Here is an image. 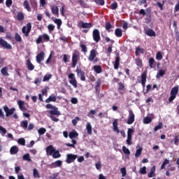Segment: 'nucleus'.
I'll return each instance as SVG.
<instances>
[{
	"label": "nucleus",
	"mask_w": 179,
	"mask_h": 179,
	"mask_svg": "<svg viewBox=\"0 0 179 179\" xmlns=\"http://www.w3.org/2000/svg\"><path fill=\"white\" fill-rule=\"evenodd\" d=\"M54 23L57 24V29L59 30V29H61V26H62V20L61 19L56 18L54 20Z\"/></svg>",
	"instance_id": "nucleus-35"
},
{
	"label": "nucleus",
	"mask_w": 179,
	"mask_h": 179,
	"mask_svg": "<svg viewBox=\"0 0 179 179\" xmlns=\"http://www.w3.org/2000/svg\"><path fill=\"white\" fill-rule=\"evenodd\" d=\"M80 47L81 48L82 52H87V47H86L85 45L80 44Z\"/></svg>",
	"instance_id": "nucleus-60"
},
{
	"label": "nucleus",
	"mask_w": 179,
	"mask_h": 179,
	"mask_svg": "<svg viewBox=\"0 0 179 179\" xmlns=\"http://www.w3.org/2000/svg\"><path fill=\"white\" fill-rule=\"evenodd\" d=\"M17 20L20 22H22V20H24V14L22 12H19L17 13Z\"/></svg>",
	"instance_id": "nucleus-39"
},
{
	"label": "nucleus",
	"mask_w": 179,
	"mask_h": 179,
	"mask_svg": "<svg viewBox=\"0 0 179 179\" xmlns=\"http://www.w3.org/2000/svg\"><path fill=\"white\" fill-rule=\"evenodd\" d=\"M115 35L116 36V37H122V29H120V28H117L115 30Z\"/></svg>",
	"instance_id": "nucleus-34"
},
{
	"label": "nucleus",
	"mask_w": 179,
	"mask_h": 179,
	"mask_svg": "<svg viewBox=\"0 0 179 179\" xmlns=\"http://www.w3.org/2000/svg\"><path fill=\"white\" fill-rule=\"evenodd\" d=\"M155 64H156V61L155 60V58L151 57L149 59V66L151 69L155 68Z\"/></svg>",
	"instance_id": "nucleus-42"
},
{
	"label": "nucleus",
	"mask_w": 179,
	"mask_h": 179,
	"mask_svg": "<svg viewBox=\"0 0 179 179\" xmlns=\"http://www.w3.org/2000/svg\"><path fill=\"white\" fill-rule=\"evenodd\" d=\"M120 56L119 55L116 56L115 61L113 63L114 69H118V68H120Z\"/></svg>",
	"instance_id": "nucleus-28"
},
{
	"label": "nucleus",
	"mask_w": 179,
	"mask_h": 179,
	"mask_svg": "<svg viewBox=\"0 0 179 179\" xmlns=\"http://www.w3.org/2000/svg\"><path fill=\"white\" fill-rule=\"evenodd\" d=\"M23 160H26L27 162H31V159H30V154L27 153L23 155Z\"/></svg>",
	"instance_id": "nucleus-54"
},
{
	"label": "nucleus",
	"mask_w": 179,
	"mask_h": 179,
	"mask_svg": "<svg viewBox=\"0 0 179 179\" xmlns=\"http://www.w3.org/2000/svg\"><path fill=\"white\" fill-rule=\"evenodd\" d=\"M93 69L96 73H101V72H103V69L101 68V66H100V65L94 66Z\"/></svg>",
	"instance_id": "nucleus-30"
},
{
	"label": "nucleus",
	"mask_w": 179,
	"mask_h": 179,
	"mask_svg": "<svg viewBox=\"0 0 179 179\" xmlns=\"http://www.w3.org/2000/svg\"><path fill=\"white\" fill-rule=\"evenodd\" d=\"M17 143H19V145H21L22 146H24L26 145V140L23 138H20L18 139Z\"/></svg>",
	"instance_id": "nucleus-49"
},
{
	"label": "nucleus",
	"mask_w": 179,
	"mask_h": 179,
	"mask_svg": "<svg viewBox=\"0 0 179 179\" xmlns=\"http://www.w3.org/2000/svg\"><path fill=\"white\" fill-rule=\"evenodd\" d=\"M156 171V166H154L151 168L150 173L148 174V177L149 178H152L153 177V174H155V172Z\"/></svg>",
	"instance_id": "nucleus-41"
},
{
	"label": "nucleus",
	"mask_w": 179,
	"mask_h": 179,
	"mask_svg": "<svg viewBox=\"0 0 179 179\" xmlns=\"http://www.w3.org/2000/svg\"><path fill=\"white\" fill-rule=\"evenodd\" d=\"M17 104L20 110H21L22 112L27 111V108H26V106H24V101H22V100L17 101Z\"/></svg>",
	"instance_id": "nucleus-20"
},
{
	"label": "nucleus",
	"mask_w": 179,
	"mask_h": 179,
	"mask_svg": "<svg viewBox=\"0 0 179 179\" xmlns=\"http://www.w3.org/2000/svg\"><path fill=\"white\" fill-rule=\"evenodd\" d=\"M3 110L6 113V117H9L10 115H12L13 114V113H15V108H12L10 109H9V108L6 106L3 107Z\"/></svg>",
	"instance_id": "nucleus-16"
},
{
	"label": "nucleus",
	"mask_w": 179,
	"mask_h": 179,
	"mask_svg": "<svg viewBox=\"0 0 179 179\" xmlns=\"http://www.w3.org/2000/svg\"><path fill=\"white\" fill-rule=\"evenodd\" d=\"M96 50L92 49L90 50V55L88 57V61H90L91 62L92 61H94V59L96 58Z\"/></svg>",
	"instance_id": "nucleus-18"
},
{
	"label": "nucleus",
	"mask_w": 179,
	"mask_h": 179,
	"mask_svg": "<svg viewBox=\"0 0 179 179\" xmlns=\"http://www.w3.org/2000/svg\"><path fill=\"white\" fill-rule=\"evenodd\" d=\"M105 29L107 30V31H110V29H113V25L111 24V22H106L105 24Z\"/></svg>",
	"instance_id": "nucleus-45"
},
{
	"label": "nucleus",
	"mask_w": 179,
	"mask_h": 179,
	"mask_svg": "<svg viewBox=\"0 0 179 179\" xmlns=\"http://www.w3.org/2000/svg\"><path fill=\"white\" fill-rule=\"evenodd\" d=\"M142 150H143L142 148L137 149L135 153V157H139V156L142 155Z\"/></svg>",
	"instance_id": "nucleus-53"
},
{
	"label": "nucleus",
	"mask_w": 179,
	"mask_h": 179,
	"mask_svg": "<svg viewBox=\"0 0 179 179\" xmlns=\"http://www.w3.org/2000/svg\"><path fill=\"white\" fill-rule=\"evenodd\" d=\"M22 31L25 37H29V34H30V31H31V23L29 22L26 26H24L22 29Z\"/></svg>",
	"instance_id": "nucleus-5"
},
{
	"label": "nucleus",
	"mask_w": 179,
	"mask_h": 179,
	"mask_svg": "<svg viewBox=\"0 0 179 179\" xmlns=\"http://www.w3.org/2000/svg\"><path fill=\"white\" fill-rule=\"evenodd\" d=\"M71 142H72V144L67 143L65 145L68 148H73V149H75V145H76V143H78V142L76 141V140H72Z\"/></svg>",
	"instance_id": "nucleus-43"
},
{
	"label": "nucleus",
	"mask_w": 179,
	"mask_h": 179,
	"mask_svg": "<svg viewBox=\"0 0 179 179\" xmlns=\"http://www.w3.org/2000/svg\"><path fill=\"white\" fill-rule=\"evenodd\" d=\"M80 61V52L78 50H75L72 53L71 65L72 68H76L78 65V62Z\"/></svg>",
	"instance_id": "nucleus-1"
},
{
	"label": "nucleus",
	"mask_w": 179,
	"mask_h": 179,
	"mask_svg": "<svg viewBox=\"0 0 179 179\" xmlns=\"http://www.w3.org/2000/svg\"><path fill=\"white\" fill-rule=\"evenodd\" d=\"M120 171L122 173V177L127 176V169L125 167L121 168Z\"/></svg>",
	"instance_id": "nucleus-63"
},
{
	"label": "nucleus",
	"mask_w": 179,
	"mask_h": 179,
	"mask_svg": "<svg viewBox=\"0 0 179 179\" xmlns=\"http://www.w3.org/2000/svg\"><path fill=\"white\" fill-rule=\"evenodd\" d=\"M51 78H52V74H46L43 77V82H48V80H50V79H51Z\"/></svg>",
	"instance_id": "nucleus-48"
},
{
	"label": "nucleus",
	"mask_w": 179,
	"mask_h": 179,
	"mask_svg": "<svg viewBox=\"0 0 179 179\" xmlns=\"http://www.w3.org/2000/svg\"><path fill=\"white\" fill-rule=\"evenodd\" d=\"M23 6L28 12H31V8H30V5L29 4V1H27V0H24Z\"/></svg>",
	"instance_id": "nucleus-33"
},
{
	"label": "nucleus",
	"mask_w": 179,
	"mask_h": 179,
	"mask_svg": "<svg viewBox=\"0 0 179 179\" xmlns=\"http://www.w3.org/2000/svg\"><path fill=\"white\" fill-rule=\"evenodd\" d=\"M78 27L80 29H92V27H93V25L90 22L87 23L84 22L83 21H80L78 24Z\"/></svg>",
	"instance_id": "nucleus-11"
},
{
	"label": "nucleus",
	"mask_w": 179,
	"mask_h": 179,
	"mask_svg": "<svg viewBox=\"0 0 179 179\" xmlns=\"http://www.w3.org/2000/svg\"><path fill=\"white\" fill-rule=\"evenodd\" d=\"M122 150H123V153H124V155H131V151H129V149L127 148V147L123 146Z\"/></svg>",
	"instance_id": "nucleus-58"
},
{
	"label": "nucleus",
	"mask_w": 179,
	"mask_h": 179,
	"mask_svg": "<svg viewBox=\"0 0 179 179\" xmlns=\"http://www.w3.org/2000/svg\"><path fill=\"white\" fill-rule=\"evenodd\" d=\"M78 121H80V117H76L75 119L72 120L71 122L73 125V127H76V124H78Z\"/></svg>",
	"instance_id": "nucleus-55"
},
{
	"label": "nucleus",
	"mask_w": 179,
	"mask_h": 179,
	"mask_svg": "<svg viewBox=\"0 0 179 179\" xmlns=\"http://www.w3.org/2000/svg\"><path fill=\"white\" fill-rule=\"evenodd\" d=\"M55 152V148L52 145H50L46 148V153L50 155V156H52V154Z\"/></svg>",
	"instance_id": "nucleus-22"
},
{
	"label": "nucleus",
	"mask_w": 179,
	"mask_h": 179,
	"mask_svg": "<svg viewBox=\"0 0 179 179\" xmlns=\"http://www.w3.org/2000/svg\"><path fill=\"white\" fill-rule=\"evenodd\" d=\"M152 122V117H145L143 119V124H150Z\"/></svg>",
	"instance_id": "nucleus-51"
},
{
	"label": "nucleus",
	"mask_w": 179,
	"mask_h": 179,
	"mask_svg": "<svg viewBox=\"0 0 179 179\" xmlns=\"http://www.w3.org/2000/svg\"><path fill=\"white\" fill-rule=\"evenodd\" d=\"M76 159H78V155L67 154L66 163H67V164H71V163H73Z\"/></svg>",
	"instance_id": "nucleus-7"
},
{
	"label": "nucleus",
	"mask_w": 179,
	"mask_h": 179,
	"mask_svg": "<svg viewBox=\"0 0 179 179\" xmlns=\"http://www.w3.org/2000/svg\"><path fill=\"white\" fill-rule=\"evenodd\" d=\"M33 176L34 178H40V173H38V171L36 169H34L33 170Z\"/></svg>",
	"instance_id": "nucleus-46"
},
{
	"label": "nucleus",
	"mask_w": 179,
	"mask_h": 179,
	"mask_svg": "<svg viewBox=\"0 0 179 179\" xmlns=\"http://www.w3.org/2000/svg\"><path fill=\"white\" fill-rule=\"evenodd\" d=\"M157 61H162L163 59V55H162V52H158L156 55Z\"/></svg>",
	"instance_id": "nucleus-52"
},
{
	"label": "nucleus",
	"mask_w": 179,
	"mask_h": 179,
	"mask_svg": "<svg viewBox=\"0 0 179 179\" xmlns=\"http://www.w3.org/2000/svg\"><path fill=\"white\" fill-rule=\"evenodd\" d=\"M15 40L17 41V43H22V36H20L18 33L15 34Z\"/></svg>",
	"instance_id": "nucleus-47"
},
{
	"label": "nucleus",
	"mask_w": 179,
	"mask_h": 179,
	"mask_svg": "<svg viewBox=\"0 0 179 179\" xmlns=\"http://www.w3.org/2000/svg\"><path fill=\"white\" fill-rule=\"evenodd\" d=\"M86 129H87V133L88 134V135H92V124H90V122L87 123Z\"/></svg>",
	"instance_id": "nucleus-40"
},
{
	"label": "nucleus",
	"mask_w": 179,
	"mask_h": 179,
	"mask_svg": "<svg viewBox=\"0 0 179 179\" xmlns=\"http://www.w3.org/2000/svg\"><path fill=\"white\" fill-rule=\"evenodd\" d=\"M117 8H118V3L117 2H114L110 5V9H112V10H115Z\"/></svg>",
	"instance_id": "nucleus-59"
},
{
	"label": "nucleus",
	"mask_w": 179,
	"mask_h": 179,
	"mask_svg": "<svg viewBox=\"0 0 179 179\" xmlns=\"http://www.w3.org/2000/svg\"><path fill=\"white\" fill-rule=\"evenodd\" d=\"M146 79H148V74L146 73V71H144L141 74V80L140 81V83H141L143 87H145L146 85Z\"/></svg>",
	"instance_id": "nucleus-17"
},
{
	"label": "nucleus",
	"mask_w": 179,
	"mask_h": 179,
	"mask_svg": "<svg viewBox=\"0 0 179 179\" xmlns=\"http://www.w3.org/2000/svg\"><path fill=\"white\" fill-rule=\"evenodd\" d=\"M118 91H119V93L120 94H123L124 92H121L122 90H124L125 89V85H124V84L122 83H118Z\"/></svg>",
	"instance_id": "nucleus-37"
},
{
	"label": "nucleus",
	"mask_w": 179,
	"mask_h": 179,
	"mask_svg": "<svg viewBox=\"0 0 179 179\" xmlns=\"http://www.w3.org/2000/svg\"><path fill=\"white\" fill-rule=\"evenodd\" d=\"M21 128H22V129H27V127L29 125V122L27 120H22L20 122V124Z\"/></svg>",
	"instance_id": "nucleus-29"
},
{
	"label": "nucleus",
	"mask_w": 179,
	"mask_h": 179,
	"mask_svg": "<svg viewBox=\"0 0 179 179\" xmlns=\"http://www.w3.org/2000/svg\"><path fill=\"white\" fill-rule=\"evenodd\" d=\"M51 101L55 103V101H57V96L50 95L48 99H45V103H51Z\"/></svg>",
	"instance_id": "nucleus-32"
},
{
	"label": "nucleus",
	"mask_w": 179,
	"mask_h": 179,
	"mask_svg": "<svg viewBox=\"0 0 179 179\" xmlns=\"http://www.w3.org/2000/svg\"><path fill=\"white\" fill-rule=\"evenodd\" d=\"M164 75H166V71L161 69L157 72L156 78H162V76H164Z\"/></svg>",
	"instance_id": "nucleus-44"
},
{
	"label": "nucleus",
	"mask_w": 179,
	"mask_h": 179,
	"mask_svg": "<svg viewBox=\"0 0 179 179\" xmlns=\"http://www.w3.org/2000/svg\"><path fill=\"white\" fill-rule=\"evenodd\" d=\"M92 37L95 43H99V41L101 40L100 31H99L97 29H94L92 31Z\"/></svg>",
	"instance_id": "nucleus-9"
},
{
	"label": "nucleus",
	"mask_w": 179,
	"mask_h": 179,
	"mask_svg": "<svg viewBox=\"0 0 179 179\" xmlns=\"http://www.w3.org/2000/svg\"><path fill=\"white\" fill-rule=\"evenodd\" d=\"M134 122H135V114H134L132 110H129L127 124H128V125H132Z\"/></svg>",
	"instance_id": "nucleus-10"
},
{
	"label": "nucleus",
	"mask_w": 179,
	"mask_h": 179,
	"mask_svg": "<svg viewBox=\"0 0 179 179\" xmlns=\"http://www.w3.org/2000/svg\"><path fill=\"white\" fill-rule=\"evenodd\" d=\"M48 29L49 31L51 33V31H54V30L55 29V26L52 24H50L48 25Z\"/></svg>",
	"instance_id": "nucleus-61"
},
{
	"label": "nucleus",
	"mask_w": 179,
	"mask_h": 179,
	"mask_svg": "<svg viewBox=\"0 0 179 179\" xmlns=\"http://www.w3.org/2000/svg\"><path fill=\"white\" fill-rule=\"evenodd\" d=\"M113 131H115V132H117V134H119V132H120V135L122 136H123L124 138H125L127 136V135L125 134V131L121 130L120 131V129H118V120H117V119H115L113 121Z\"/></svg>",
	"instance_id": "nucleus-3"
},
{
	"label": "nucleus",
	"mask_w": 179,
	"mask_h": 179,
	"mask_svg": "<svg viewBox=\"0 0 179 179\" xmlns=\"http://www.w3.org/2000/svg\"><path fill=\"white\" fill-rule=\"evenodd\" d=\"M44 57H45V53H44V52H39L36 57V62L38 64H41V62L44 61Z\"/></svg>",
	"instance_id": "nucleus-15"
},
{
	"label": "nucleus",
	"mask_w": 179,
	"mask_h": 179,
	"mask_svg": "<svg viewBox=\"0 0 179 179\" xmlns=\"http://www.w3.org/2000/svg\"><path fill=\"white\" fill-rule=\"evenodd\" d=\"M0 45L3 47V48H6L7 50H12V45L8 43V42L3 40L2 37H0Z\"/></svg>",
	"instance_id": "nucleus-13"
},
{
	"label": "nucleus",
	"mask_w": 179,
	"mask_h": 179,
	"mask_svg": "<svg viewBox=\"0 0 179 179\" xmlns=\"http://www.w3.org/2000/svg\"><path fill=\"white\" fill-rule=\"evenodd\" d=\"M139 173H140V174H146V166L140 168Z\"/></svg>",
	"instance_id": "nucleus-64"
},
{
	"label": "nucleus",
	"mask_w": 179,
	"mask_h": 179,
	"mask_svg": "<svg viewBox=\"0 0 179 179\" xmlns=\"http://www.w3.org/2000/svg\"><path fill=\"white\" fill-rule=\"evenodd\" d=\"M50 8H51L52 13L53 15H57V17H58V16H59V8H58V6H52L50 7Z\"/></svg>",
	"instance_id": "nucleus-21"
},
{
	"label": "nucleus",
	"mask_w": 179,
	"mask_h": 179,
	"mask_svg": "<svg viewBox=\"0 0 179 179\" xmlns=\"http://www.w3.org/2000/svg\"><path fill=\"white\" fill-rule=\"evenodd\" d=\"M136 65H137L140 69L143 68V62H142V59L140 57H137L134 59Z\"/></svg>",
	"instance_id": "nucleus-25"
},
{
	"label": "nucleus",
	"mask_w": 179,
	"mask_h": 179,
	"mask_svg": "<svg viewBox=\"0 0 179 179\" xmlns=\"http://www.w3.org/2000/svg\"><path fill=\"white\" fill-rule=\"evenodd\" d=\"M49 169H57V167H62V161L57 160L48 165Z\"/></svg>",
	"instance_id": "nucleus-12"
},
{
	"label": "nucleus",
	"mask_w": 179,
	"mask_h": 179,
	"mask_svg": "<svg viewBox=\"0 0 179 179\" xmlns=\"http://www.w3.org/2000/svg\"><path fill=\"white\" fill-rule=\"evenodd\" d=\"M19 152V148L16 145H13L10 149V155H17V153Z\"/></svg>",
	"instance_id": "nucleus-27"
},
{
	"label": "nucleus",
	"mask_w": 179,
	"mask_h": 179,
	"mask_svg": "<svg viewBox=\"0 0 179 179\" xmlns=\"http://www.w3.org/2000/svg\"><path fill=\"white\" fill-rule=\"evenodd\" d=\"M45 132H47V129H45V128L44 127H41L38 130V134L39 135H44V134H45Z\"/></svg>",
	"instance_id": "nucleus-50"
},
{
	"label": "nucleus",
	"mask_w": 179,
	"mask_h": 179,
	"mask_svg": "<svg viewBox=\"0 0 179 179\" xmlns=\"http://www.w3.org/2000/svg\"><path fill=\"white\" fill-rule=\"evenodd\" d=\"M50 41V35L47 34H43L38 36V38L36 40V44H41L43 43H48Z\"/></svg>",
	"instance_id": "nucleus-2"
},
{
	"label": "nucleus",
	"mask_w": 179,
	"mask_h": 179,
	"mask_svg": "<svg viewBox=\"0 0 179 179\" xmlns=\"http://www.w3.org/2000/svg\"><path fill=\"white\" fill-rule=\"evenodd\" d=\"M30 5L31 8H37V1L36 0H29Z\"/></svg>",
	"instance_id": "nucleus-56"
},
{
	"label": "nucleus",
	"mask_w": 179,
	"mask_h": 179,
	"mask_svg": "<svg viewBox=\"0 0 179 179\" xmlns=\"http://www.w3.org/2000/svg\"><path fill=\"white\" fill-rule=\"evenodd\" d=\"M145 34L149 37H156V32L152 29H148L145 30Z\"/></svg>",
	"instance_id": "nucleus-19"
},
{
	"label": "nucleus",
	"mask_w": 179,
	"mask_h": 179,
	"mask_svg": "<svg viewBox=\"0 0 179 179\" xmlns=\"http://www.w3.org/2000/svg\"><path fill=\"white\" fill-rule=\"evenodd\" d=\"M27 68L28 71H33L34 69V65L31 64V62L29 59L27 60Z\"/></svg>",
	"instance_id": "nucleus-31"
},
{
	"label": "nucleus",
	"mask_w": 179,
	"mask_h": 179,
	"mask_svg": "<svg viewBox=\"0 0 179 179\" xmlns=\"http://www.w3.org/2000/svg\"><path fill=\"white\" fill-rule=\"evenodd\" d=\"M141 54H145V49L141 48V47H137L135 51L136 57H139Z\"/></svg>",
	"instance_id": "nucleus-24"
},
{
	"label": "nucleus",
	"mask_w": 179,
	"mask_h": 179,
	"mask_svg": "<svg viewBox=\"0 0 179 179\" xmlns=\"http://www.w3.org/2000/svg\"><path fill=\"white\" fill-rule=\"evenodd\" d=\"M49 113L51 115H61V112L58 110V108L54 107L52 110H49Z\"/></svg>",
	"instance_id": "nucleus-23"
},
{
	"label": "nucleus",
	"mask_w": 179,
	"mask_h": 179,
	"mask_svg": "<svg viewBox=\"0 0 179 179\" xmlns=\"http://www.w3.org/2000/svg\"><path fill=\"white\" fill-rule=\"evenodd\" d=\"M69 136L70 139H72V141H73L74 138H78V136H79V134L76 131H72L69 134Z\"/></svg>",
	"instance_id": "nucleus-26"
},
{
	"label": "nucleus",
	"mask_w": 179,
	"mask_h": 179,
	"mask_svg": "<svg viewBox=\"0 0 179 179\" xmlns=\"http://www.w3.org/2000/svg\"><path fill=\"white\" fill-rule=\"evenodd\" d=\"M177 94H178V87H173L171 90L169 101L170 103H171V101H173L174 99L177 97Z\"/></svg>",
	"instance_id": "nucleus-4"
},
{
	"label": "nucleus",
	"mask_w": 179,
	"mask_h": 179,
	"mask_svg": "<svg viewBox=\"0 0 179 179\" xmlns=\"http://www.w3.org/2000/svg\"><path fill=\"white\" fill-rule=\"evenodd\" d=\"M162 128H163V123L159 122L158 125L154 128V131L155 132H157V131H159V129H162Z\"/></svg>",
	"instance_id": "nucleus-57"
},
{
	"label": "nucleus",
	"mask_w": 179,
	"mask_h": 179,
	"mask_svg": "<svg viewBox=\"0 0 179 179\" xmlns=\"http://www.w3.org/2000/svg\"><path fill=\"white\" fill-rule=\"evenodd\" d=\"M0 134H1L2 136L6 134V129L0 125Z\"/></svg>",
	"instance_id": "nucleus-62"
},
{
	"label": "nucleus",
	"mask_w": 179,
	"mask_h": 179,
	"mask_svg": "<svg viewBox=\"0 0 179 179\" xmlns=\"http://www.w3.org/2000/svg\"><path fill=\"white\" fill-rule=\"evenodd\" d=\"M53 159H59L61 157V154L59 153V150H55L52 155Z\"/></svg>",
	"instance_id": "nucleus-36"
},
{
	"label": "nucleus",
	"mask_w": 179,
	"mask_h": 179,
	"mask_svg": "<svg viewBox=\"0 0 179 179\" xmlns=\"http://www.w3.org/2000/svg\"><path fill=\"white\" fill-rule=\"evenodd\" d=\"M148 13H146V11H145V9L142 8L139 11V15H142L143 16H146L147 17H149V19H151L152 15H150V13L152 12V10L148 8L146 9Z\"/></svg>",
	"instance_id": "nucleus-14"
},
{
	"label": "nucleus",
	"mask_w": 179,
	"mask_h": 179,
	"mask_svg": "<svg viewBox=\"0 0 179 179\" xmlns=\"http://www.w3.org/2000/svg\"><path fill=\"white\" fill-rule=\"evenodd\" d=\"M69 79H70L69 80V83L71 84L73 87H78V81H76V77H75L73 73L69 74Z\"/></svg>",
	"instance_id": "nucleus-6"
},
{
	"label": "nucleus",
	"mask_w": 179,
	"mask_h": 179,
	"mask_svg": "<svg viewBox=\"0 0 179 179\" xmlns=\"http://www.w3.org/2000/svg\"><path fill=\"white\" fill-rule=\"evenodd\" d=\"M1 73L3 76H8L9 73H8V67L7 66L3 67L1 70Z\"/></svg>",
	"instance_id": "nucleus-38"
},
{
	"label": "nucleus",
	"mask_w": 179,
	"mask_h": 179,
	"mask_svg": "<svg viewBox=\"0 0 179 179\" xmlns=\"http://www.w3.org/2000/svg\"><path fill=\"white\" fill-rule=\"evenodd\" d=\"M76 72L77 73V76L80 78V80H82L83 82H85V80H86V76H85V73L83 70L79 69V66L76 67Z\"/></svg>",
	"instance_id": "nucleus-8"
}]
</instances>
